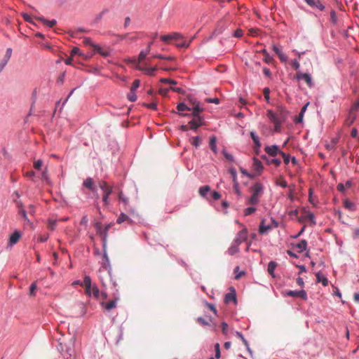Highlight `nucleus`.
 I'll return each instance as SVG.
<instances>
[{
  "label": "nucleus",
  "mask_w": 359,
  "mask_h": 359,
  "mask_svg": "<svg viewBox=\"0 0 359 359\" xmlns=\"http://www.w3.org/2000/svg\"><path fill=\"white\" fill-rule=\"evenodd\" d=\"M251 196L248 198L247 203L250 205H257L259 203L260 198L264 194V185L260 182H255L249 188Z\"/></svg>",
  "instance_id": "1"
},
{
  "label": "nucleus",
  "mask_w": 359,
  "mask_h": 359,
  "mask_svg": "<svg viewBox=\"0 0 359 359\" xmlns=\"http://www.w3.org/2000/svg\"><path fill=\"white\" fill-rule=\"evenodd\" d=\"M252 172H249L247 170L240 168L241 172L247 176L250 179H254L257 177V176L260 175L262 172V170L264 169V166L261 161L258 160V158H252Z\"/></svg>",
  "instance_id": "2"
},
{
  "label": "nucleus",
  "mask_w": 359,
  "mask_h": 359,
  "mask_svg": "<svg viewBox=\"0 0 359 359\" xmlns=\"http://www.w3.org/2000/svg\"><path fill=\"white\" fill-rule=\"evenodd\" d=\"M189 129L194 132H198V128L205 125L204 116H191L188 123Z\"/></svg>",
  "instance_id": "3"
},
{
  "label": "nucleus",
  "mask_w": 359,
  "mask_h": 359,
  "mask_svg": "<svg viewBox=\"0 0 359 359\" xmlns=\"http://www.w3.org/2000/svg\"><path fill=\"white\" fill-rule=\"evenodd\" d=\"M99 273V278L100 280L102 286L103 287H107L108 285V282L111 284V285L115 287L116 284L115 283L112 282L111 278V274L109 271H108L106 268L104 267L103 269H100L98 271Z\"/></svg>",
  "instance_id": "4"
},
{
  "label": "nucleus",
  "mask_w": 359,
  "mask_h": 359,
  "mask_svg": "<svg viewBox=\"0 0 359 359\" xmlns=\"http://www.w3.org/2000/svg\"><path fill=\"white\" fill-rule=\"evenodd\" d=\"M293 80H297V81L304 80L310 88H312L315 86V83L311 74L309 73H303L301 71H298L296 75L294 76Z\"/></svg>",
  "instance_id": "5"
},
{
  "label": "nucleus",
  "mask_w": 359,
  "mask_h": 359,
  "mask_svg": "<svg viewBox=\"0 0 359 359\" xmlns=\"http://www.w3.org/2000/svg\"><path fill=\"white\" fill-rule=\"evenodd\" d=\"M250 138L252 139L254 144L252 146L253 151L255 154L259 156L261 152L262 143L260 142L259 137L257 134V133L254 130L250 131Z\"/></svg>",
  "instance_id": "6"
},
{
  "label": "nucleus",
  "mask_w": 359,
  "mask_h": 359,
  "mask_svg": "<svg viewBox=\"0 0 359 359\" xmlns=\"http://www.w3.org/2000/svg\"><path fill=\"white\" fill-rule=\"evenodd\" d=\"M100 187L104 191L102 201L105 205H107L109 196L112 192V187L109 186L108 184L104 181L100 182Z\"/></svg>",
  "instance_id": "7"
},
{
  "label": "nucleus",
  "mask_w": 359,
  "mask_h": 359,
  "mask_svg": "<svg viewBox=\"0 0 359 359\" xmlns=\"http://www.w3.org/2000/svg\"><path fill=\"white\" fill-rule=\"evenodd\" d=\"M278 110V119L285 122L288 118V116L290 114V111L287 109L286 107L283 104H280L277 106Z\"/></svg>",
  "instance_id": "8"
},
{
  "label": "nucleus",
  "mask_w": 359,
  "mask_h": 359,
  "mask_svg": "<svg viewBox=\"0 0 359 359\" xmlns=\"http://www.w3.org/2000/svg\"><path fill=\"white\" fill-rule=\"evenodd\" d=\"M184 39V36L180 32H172L168 34L161 35L160 37L161 41L165 43H168L171 40H179Z\"/></svg>",
  "instance_id": "9"
},
{
  "label": "nucleus",
  "mask_w": 359,
  "mask_h": 359,
  "mask_svg": "<svg viewBox=\"0 0 359 359\" xmlns=\"http://www.w3.org/2000/svg\"><path fill=\"white\" fill-rule=\"evenodd\" d=\"M308 6L314 10H318L323 11L325 9V6L321 2L320 0H304Z\"/></svg>",
  "instance_id": "10"
},
{
  "label": "nucleus",
  "mask_w": 359,
  "mask_h": 359,
  "mask_svg": "<svg viewBox=\"0 0 359 359\" xmlns=\"http://www.w3.org/2000/svg\"><path fill=\"white\" fill-rule=\"evenodd\" d=\"M264 151L271 157H276L278 152H280V147L277 144L266 146L264 147Z\"/></svg>",
  "instance_id": "11"
},
{
  "label": "nucleus",
  "mask_w": 359,
  "mask_h": 359,
  "mask_svg": "<svg viewBox=\"0 0 359 359\" xmlns=\"http://www.w3.org/2000/svg\"><path fill=\"white\" fill-rule=\"evenodd\" d=\"M135 69L138 71L144 72L147 75L153 76L155 75V72L158 70L156 66L151 67H143L140 65H136Z\"/></svg>",
  "instance_id": "12"
},
{
  "label": "nucleus",
  "mask_w": 359,
  "mask_h": 359,
  "mask_svg": "<svg viewBox=\"0 0 359 359\" xmlns=\"http://www.w3.org/2000/svg\"><path fill=\"white\" fill-rule=\"evenodd\" d=\"M248 238V231L246 229H244L238 232L236 238L233 241V243L240 245L243 242L245 241Z\"/></svg>",
  "instance_id": "13"
},
{
  "label": "nucleus",
  "mask_w": 359,
  "mask_h": 359,
  "mask_svg": "<svg viewBox=\"0 0 359 359\" xmlns=\"http://www.w3.org/2000/svg\"><path fill=\"white\" fill-rule=\"evenodd\" d=\"M272 49L276 53V54L278 56L280 60L282 62H285L287 60L288 57L283 53L281 46H278L273 44L272 46Z\"/></svg>",
  "instance_id": "14"
},
{
  "label": "nucleus",
  "mask_w": 359,
  "mask_h": 359,
  "mask_svg": "<svg viewBox=\"0 0 359 359\" xmlns=\"http://www.w3.org/2000/svg\"><path fill=\"white\" fill-rule=\"evenodd\" d=\"M286 294L290 297H299L304 300L307 299V294L304 290L299 291L289 290L286 292Z\"/></svg>",
  "instance_id": "15"
},
{
  "label": "nucleus",
  "mask_w": 359,
  "mask_h": 359,
  "mask_svg": "<svg viewBox=\"0 0 359 359\" xmlns=\"http://www.w3.org/2000/svg\"><path fill=\"white\" fill-rule=\"evenodd\" d=\"M154 42L150 41L147 43V48L145 49L142 50L139 55H138V62H141L144 60H145L147 55L150 53L151 46L153 45Z\"/></svg>",
  "instance_id": "16"
},
{
  "label": "nucleus",
  "mask_w": 359,
  "mask_h": 359,
  "mask_svg": "<svg viewBox=\"0 0 359 359\" xmlns=\"http://www.w3.org/2000/svg\"><path fill=\"white\" fill-rule=\"evenodd\" d=\"M340 139H341V133H340V131H339L336 134L335 137H333L331 138L330 142L325 144L326 149L328 150L333 149L335 147V146L339 142Z\"/></svg>",
  "instance_id": "17"
},
{
  "label": "nucleus",
  "mask_w": 359,
  "mask_h": 359,
  "mask_svg": "<svg viewBox=\"0 0 359 359\" xmlns=\"http://www.w3.org/2000/svg\"><path fill=\"white\" fill-rule=\"evenodd\" d=\"M119 298L118 297H114V299L110 300L109 302L104 303V302H101V306L104 308L107 311H110L112 309L116 307V304Z\"/></svg>",
  "instance_id": "18"
},
{
  "label": "nucleus",
  "mask_w": 359,
  "mask_h": 359,
  "mask_svg": "<svg viewBox=\"0 0 359 359\" xmlns=\"http://www.w3.org/2000/svg\"><path fill=\"white\" fill-rule=\"evenodd\" d=\"M205 109L201 106V103L195 104L191 107L190 115L191 116H202L201 114L204 111Z\"/></svg>",
  "instance_id": "19"
},
{
  "label": "nucleus",
  "mask_w": 359,
  "mask_h": 359,
  "mask_svg": "<svg viewBox=\"0 0 359 359\" xmlns=\"http://www.w3.org/2000/svg\"><path fill=\"white\" fill-rule=\"evenodd\" d=\"M34 18L36 19V20L42 22L43 24L46 25L48 27H53V26H55L57 24V20L55 19L48 20L43 16H40V17L34 16Z\"/></svg>",
  "instance_id": "20"
},
{
  "label": "nucleus",
  "mask_w": 359,
  "mask_h": 359,
  "mask_svg": "<svg viewBox=\"0 0 359 359\" xmlns=\"http://www.w3.org/2000/svg\"><path fill=\"white\" fill-rule=\"evenodd\" d=\"M217 139L215 135H212L210 137L209 140V147L210 149L213 151L215 155H217L219 154L217 148Z\"/></svg>",
  "instance_id": "21"
},
{
  "label": "nucleus",
  "mask_w": 359,
  "mask_h": 359,
  "mask_svg": "<svg viewBox=\"0 0 359 359\" xmlns=\"http://www.w3.org/2000/svg\"><path fill=\"white\" fill-rule=\"evenodd\" d=\"M272 229V225L270 224H266V219H262L259 226V231L260 233L264 234L268 233V231Z\"/></svg>",
  "instance_id": "22"
},
{
  "label": "nucleus",
  "mask_w": 359,
  "mask_h": 359,
  "mask_svg": "<svg viewBox=\"0 0 359 359\" xmlns=\"http://www.w3.org/2000/svg\"><path fill=\"white\" fill-rule=\"evenodd\" d=\"M309 104V102L306 103L301 109L300 112L297 116H295L294 121L295 123H301L303 121V117L305 111L307 109V107Z\"/></svg>",
  "instance_id": "23"
},
{
  "label": "nucleus",
  "mask_w": 359,
  "mask_h": 359,
  "mask_svg": "<svg viewBox=\"0 0 359 359\" xmlns=\"http://www.w3.org/2000/svg\"><path fill=\"white\" fill-rule=\"evenodd\" d=\"M259 53L264 55L263 60L265 63L270 64L274 60L273 57L268 53L266 48H263L262 50H259Z\"/></svg>",
  "instance_id": "24"
},
{
  "label": "nucleus",
  "mask_w": 359,
  "mask_h": 359,
  "mask_svg": "<svg viewBox=\"0 0 359 359\" xmlns=\"http://www.w3.org/2000/svg\"><path fill=\"white\" fill-rule=\"evenodd\" d=\"M21 237V234L18 231H15L14 233L10 236L8 245H13L17 243Z\"/></svg>",
  "instance_id": "25"
},
{
  "label": "nucleus",
  "mask_w": 359,
  "mask_h": 359,
  "mask_svg": "<svg viewBox=\"0 0 359 359\" xmlns=\"http://www.w3.org/2000/svg\"><path fill=\"white\" fill-rule=\"evenodd\" d=\"M95 53H98L104 57H107L111 55V50H104L100 45L95 46Z\"/></svg>",
  "instance_id": "26"
},
{
  "label": "nucleus",
  "mask_w": 359,
  "mask_h": 359,
  "mask_svg": "<svg viewBox=\"0 0 359 359\" xmlns=\"http://www.w3.org/2000/svg\"><path fill=\"white\" fill-rule=\"evenodd\" d=\"M110 227H111V224L106 225L104 226V228L102 229V231L101 232V236H102V238H103V248H104V250H105V247H106L107 233H108V231Z\"/></svg>",
  "instance_id": "27"
},
{
  "label": "nucleus",
  "mask_w": 359,
  "mask_h": 359,
  "mask_svg": "<svg viewBox=\"0 0 359 359\" xmlns=\"http://www.w3.org/2000/svg\"><path fill=\"white\" fill-rule=\"evenodd\" d=\"M307 246V242L305 240H302L299 243L294 245V248L298 252H302L306 250Z\"/></svg>",
  "instance_id": "28"
},
{
  "label": "nucleus",
  "mask_w": 359,
  "mask_h": 359,
  "mask_svg": "<svg viewBox=\"0 0 359 359\" xmlns=\"http://www.w3.org/2000/svg\"><path fill=\"white\" fill-rule=\"evenodd\" d=\"M186 100L191 105H192V107L195 106V104L201 103L194 94L187 95Z\"/></svg>",
  "instance_id": "29"
},
{
  "label": "nucleus",
  "mask_w": 359,
  "mask_h": 359,
  "mask_svg": "<svg viewBox=\"0 0 359 359\" xmlns=\"http://www.w3.org/2000/svg\"><path fill=\"white\" fill-rule=\"evenodd\" d=\"M317 281L318 283L321 282L324 286L328 285V280L326 277L322 275L320 272H318L316 275Z\"/></svg>",
  "instance_id": "30"
},
{
  "label": "nucleus",
  "mask_w": 359,
  "mask_h": 359,
  "mask_svg": "<svg viewBox=\"0 0 359 359\" xmlns=\"http://www.w3.org/2000/svg\"><path fill=\"white\" fill-rule=\"evenodd\" d=\"M277 266V263L273 262V261H271L269 264H268V272L272 276V277H275V275H274V271L276 269Z\"/></svg>",
  "instance_id": "31"
},
{
  "label": "nucleus",
  "mask_w": 359,
  "mask_h": 359,
  "mask_svg": "<svg viewBox=\"0 0 359 359\" xmlns=\"http://www.w3.org/2000/svg\"><path fill=\"white\" fill-rule=\"evenodd\" d=\"M177 111V112H181L184 111H191V107L187 105L184 102H179L177 104L176 107Z\"/></svg>",
  "instance_id": "32"
},
{
  "label": "nucleus",
  "mask_w": 359,
  "mask_h": 359,
  "mask_svg": "<svg viewBox=\"0 0 359 359\" xmlns=\"http://www.w3.org/2000/svg\"><path fill=\"white\" fill-rule=\"evenodd\" d=\"M109 11V10L108 8H104L103 9L99 14H97L94 20H93V24L95 25V24H97L102 18L103 15L106 13H107Z\"/></svg>",
  "instance_id": "33"
},
{
  "label": "nucleus",
  "mask_w": 359,
  "mask_h": 359,
  "mask_svg": "<svg viewBox=\"0 0 359 359\" xmlns=\"http://www.w3.org/2000/svg\"><path fill=\"white\" fill-rule=\"evenodd\" d=\"M153 58L160 59V60H165L169 61H174L175 58L172 56L170 55H164L163 54H156L152 56Z\"/></svg>",
  "instance_id": "34"
},
{
  "label": "nucleus",
  "mask_w": 359,
  "mask_h": 359,
  "mask_svg": "<svg viewBox=\"0 0 359 359\" xmlns=\"http://www.w3.org/2000/svg\"><path fill=\"white\" fill-rule=\"evenodd\" d=\"M190 142L193 146L198 147L201 145V144L202 142V138L198 135L193 137L190 140Z\"/></svg>",
  "instance_id": "35"
},
{
  "label": "nucleus",
  "mask_w": 359,
  "mask_h": 359,
  "mask_svg": "<svg viewBox=\"0 0 359 359\" xmlns=\"http://www.w3.org/2000/svg\"><path fill=\"white\" fill-rule=\"evenodd\" d=\"M266 115H267V117L269 118V120L271 121V122H275V121L278 120V115H277V113H275L273 110L271 109H268L266 111Z\"/></svg>",
  "instance_id": "36"
},
{
  "label": "nucleus",
  "mask_w": 359,
  "mask_h": 359,
  "mask_svg": "<svg viewBox=\"0 0 359 359\" xmlns=\"http://www.w3.org/2000/svg\"><path fill=\"white\" fill-rule=\"evenodd\" d=\"M274 124L273 131L275 133H280L281 131L282 125L285 123L280 120H276L275 122H272Z\"/></svg>",
  "instance_id": "37"
},
{
  "label": "nucleus",
  "mask_w": 359,
  "mask_h": 359,
  "mask_svg": "<svg viewBox=\"0 0 359 359\" xmlns=\"http://www.w3.org/2000/svg\"><path fill=\"white\" fill-rule=\"evenodd\" d=\"M239 248L238 245L233 243L231 247L228 249V252L230 255H233L238 252Z\"/></svg>",
  "instance_id": "38"
},
{
  "label": "nucleus",
  "mask_w": 359,
  "mask_h": 359,
  "mask_svg": "<svg viewBox=\"0 0 359 359\" xmlns=\"http://www.w3.org/2000/svg\"><path fill=\"white\" fill-rule=\"evenodd\" d=\"M344 206L349 210L354 211L355 210V205L347 199L344 201Z\"/></svg>",
  "instance_id": "39"
},
{
  "label": "nucleus",
  "mask_w": 359,
  "mask_h": 359,
  "mask_svg": "<svg viewBox=\"0 0 359 359\" xmlns=\"http://www.w3.org/2000/svg\"><path fill=\"white\" fill-rule=\"evenodd\" d=\"M142 106L154 111H156L158 109V105L156 102H153L151 103L143 102Z\"/></svg>",
  "instance_id": "40"
},
{
  "label": "nucleus",
  "mask_w": 359,
  "mask_h": 359,
  "mask_svg": "<svg viewBox=\"0 0 359 359\" xmlns=\"http://www.w3.org/2000/svg\"><path fill=\"white\" fill-rule=\"evenodd\" d=\"M83 186L92 191L94 189L93 187V179L90 177H88L84 182H83Z\"/></svg>",
  "instance_id": "41"
},
{
  "label": "nucleus",
  "mask_w": 359,
  "mask_h": 359,
  "mask_svg": "<svg viewBox=\"0 0 359 359\" xmlns=\"http://www.w3.org/2000/svg\"><path fill=\"white\" fill-rule=\"evenodd\" d=\"M225 302L229 303L231 301L236 302V294L234 292H229L225 295Z\"/></svg>",
  "instance_id": "42"
},
{
  "label": "nucleus",
  "mask_w": 359,
  "mask_h": 359,
  "mask_svg": "<svg viewBox=\"0 0 359 359\" xmlns=\"http://www.w3.org/2000/svg\"><path fill=\"white\" fill-rule=\"evenodd\" d=\"M160 82L165 84H170L172 86H175L177 84V81L176 80L169 79V78H161L160 79Z\"/></svg>",
  "instance_id": "43"
},
{
  "label": "nucleus",
  "mask_w": 359,
  "mask_h": 359,
  "mask_svg": "<svg viewBox=\"0 0 359 359\" xmlns=\"http://www.w3.org/2000/svg\"><path fill=\"white\" fill-rule=\"evenodd\" d=\"M127 98L130 102H134L137 100V96L136 95V91H131L128 93Z\"/></svg>",
  "instance_id": "44"
},
{
  "label": "nucleus",
  "mask_w": 359,
  "mask_h": 359,
  "mask_svg": "<svg viewBox=\"0 0 359 359\" xmlns=\"http://www.w3.org/2000/svg\"><path fill=\"white\" fill-rule=\"evenodd\" d=\"M70 55L72 57H74V55L81 57L82 55H84V53L78 47L75 46L71 50Z\"/></svg>",
  "instance_id": "45"
},
{
  "label": "nucleus",
  "mask_w": 359,
  "mask_h": 359,
  "mask_svg": "<svg viewBox=\"0 0 359 359\" xmlns=\"http://www.w3.org/2000/svg\"><path fill=\"white\" fill-rule=\"evenodd\" d=\"M276 185L280 186L283 188H285L287 187V183L283 177H278L276 181Z\"/></svg>",
  "instance_id": "46"
},
{
  "label": "nucleus",
  "mask_w": 359,
  "mask_h": 359,
  "mask_svg": "<svg viewBox=\"0 0 359 359\" xmlns=\"http://www.w3.org/2000/svg\"><path fill=\"white\" fill-rule=\"evenodd\" d=\"M210 188L209 186L206 185V186H203V187H201L200 189H199V194L204 197L206 196V194L210 191Z\"/></svg>",
  "instance_id": "47"
},
{
  "label": "nucleus",
  "mask_w": 359,
  "mask_h": 359,
  "mask_svg": "<svg viewBox=\"0 0 359 359\" xmlns=\"http://www.w3.org/2000/svg\"><path fill=\"white\" fill-rule=\"evenodd\" d=\"M270 88L269 87H265L263 89V93L264 96V99L267 103H270Z\"/></svg>",
  "instance_id": "48"
},
{
  "label": "nucleus",
  "mask_w": 359,
  "mask_h": 359,
  "mask_svg": "<svg viewBox=\"0 0 359 359\" xmlns=\"http://www.w3.org/2000/svg\"><path fill=\"white\" fill-rule=\"evenodd\" d=\"M83 282L86 287V290H90L91 289V279L90 276H86L84 277Z\"/></svg>",
  "instance_id": "49"
},
{
  "label": "nucleus",
  "mask_w": 359,
  "mask_h": 359,
  "mask_svg": "<svg viewBox=\"0 0 359 359\" xmlns=\"http://www.w3.org/2000/svg\"><path fill=\"white\" fill-rule=\"evenodd\" d=\"M170 89L171 91L175 92V93H177L181 94V95H185V93H186L185 90L184 88H181V87L170 86Z\"/></svg>",
  "instance_id": "50"
},
{
  "label": "nucleus",
  "mask_w": 359,
  "mask_h": 359,
  "mask_svg": "<svg viewBox=\"0 0 359 359\" xmlns=\"http://www.w3.org/2000/svg\"><path fill=\"white\" fill-rule=\"evenodd\" d=\"M83 44L85 46H92L95 49V46H99L98 44H96L92 41L91 38L90 37H85L83 39Z\"/></svg>",
  "instance_id": "51"
},
{
  "label": "nucleus",
  "mask_w": 359,
  "mask_h": 359,
  "mask_svg": "<svg viewBox=\"0 0 359 359\" xmlns=\"http://www.w3.org/2000/svg\"><path fill=\"white\" fill-rule=\"evenodd\" d=\"M330 20L334 25L337 24V13L336 11L333 9L330 11Z\"/></svg>",
  "instance_id": "52"
},
{
  "label": "nucleus",
  "mask_w": 359,
  "mask_h": 359,
  "mask_svg": "<svg viewBox=\"0 0 359 359\" xmlns=\"http://www.w3.org/2000/svg\"><path fill=\"white\" fill-rule=\"evenodd\" d=\"M65 76H66L65 72H63L60 74V75L57 77V79L56 81V83L57 85H62L64 83Z\"/></svg>",
  "instance_id": "53"
},
{
  "label": "nucleus",
  "mask_w": 359,
  "mask_h": 359,
  "mask_svg": "<svg viewBox=\"0 0 359 359\" xmlns=\"http://www.w3.org/2000/svg\"><path fill=\"white\" fill-rule=\"evenodd\" d=\"M205 102L207 103H212L215 104H219L220 103V100L218 97H208L205 99Z\"/></svg>",
  "instance_id": "54"
},
{
  "label": "nucleus",
  "mask_w": 359,
  "mask_h": 359,
  "mask_svg": "<svg viewBox=\"0 0 359 359\" xmlns=\"http://www.w3.org/2000/svg\"><path fill=\"white\" fill-rule=\"evenodd\" d=\"M191 44V41H183V42H181V43H175V46L178 48H187L189 47Z\"/></svg>",
  "instance_id": "55"
},
{
  "label": "nucleus",
  "mask_w": 359,
  "mask_h": 359,
  "mask_svg": "<svg viewBox=\"0 0 359 359\" xmlns=\"http://www.w3.org/2000/svg\"><path fill=\"white\" fill-rule=\"evenodd\" d=\"M12 52H13L12 48H8L6 49V54H5L3 60L8 62L9 61L11 57Z\"/></svg>",
  "instance_id": "56"
},
{
  "label": "nucleus",
  "mask_w": 359,
  "mask_h": 359,
  "mask_svg": "<svg viewBox=\"0 0 359 359\" xmlns=\"http://www.w3.org/2000/svg\"><path fill=\"white\" fill-rule=\"evenodd\" d=\"M128 219H129V217H128V215H126V214H124V213H121V214L118 216V219H117V221H116V222H117V223L121 224V223H122V222H125V221H127V220H128Z\"/></svg>",
  "instance_id": "57"
},
{
  "label": "nucleus",
  "mask_w": 359,
  "mask_h": 359,
  "mask_svg": "<svg viewBox=\"0 0 359 359\" xmlns=\"http://www.w3.org/2000/svg\"><path fill=\"white\" fill-rule=\"evenodd\" d=\"M140 79H135L132 83V86L130 88L131 91H136L137 89L140 87Z\"/></svg>",
  "instance_id": "58"
},
{
  "label": "nucleus",
  "mask_w": 359,
  "mask_h": 359,
  "mask_svg": "<svg viewBox=\"0 0 359 359\" xmlns=\"http://www.w3.org/2000/svg\"><path fill=\"white\" fill-rule=\"evenodd\" d=\"M215 36H217V30H214L208 37L204 38L202 41L203 43H208L213 39Z\"/></svg>",
  "instance_id": "59"
},
{
  "label": "nucleus",
  "mask_w": 359,
  "mask_h": 359,
  "mask_svg": "<svg viewBox=\"0 0 359 359\" xmlns=\"http://www.w3.org/2000/svg\"><path fill=\"white\" fill-rule=\"evenodd\" d=\"M21 15L25 22H29L30 24H34L32 18L27 13H22Z\"/></svg>",
  "instance_id": "60"
},
{
  "label": "nucleus",
  "mask_w": 359,
  "mask_h": 359,
  "mask_svg": "<svg viewBox=\"0 0 359 359\" xmlns=\"http://www.w3.org/2000/svg\"><path fill=\"white\" fill-rule=\"evenodd\" d=\"M229 172L231 174L233 182H237V181H236L237 175H236V168H230L229 169Z\"/></svg>",
  "instance_id": "61"
},
{
  "label": "nucleus",
  "mask_w": 359,
  "mask_h": 359,
  "mask_svg": "<svg viewBox=\"0 0 359 359\" xmlns=\"http://www.w3.org/2000/svg\"><path fill=\"white\" fill-rule=\"evenodd\" d=\"M267 163L269 164H273L276 166H278L281 163V158H271V160L268 161Z\"/></svg>",
  "instance_id": "62"
},
{
  "label": "nucleus",
  "mask_w": 359,
  "mask_h": 359,
  "mask_svg": "<svg viewBox=\"0 0 359 359\" xmlns=\"http://www.w3.org/2000/svg\"><path fill=\"white\" fill-rule=\"evenodd\" d=\"M256 208L254 207H249L245 209L244 214L245 215H250L256 211Z\"/></svg>",
  "instance_id": "63"
},
{
  "label": "nucleus",
  "mask_w": 359,
  "mask_h": 359,
  "mask_svg": "<svg viewBox=\"0 0 359 359\" xmlns=\"http://www.w3.org/2000/svg\"><path fill=\"white\" fill-rule=\"evenodd\" d=\"M292 66L295 70H298L300 67L299 59L294 58L293 60H292Z\"/></svg>",
  "instance_id": "64"
}]
</instances>
